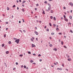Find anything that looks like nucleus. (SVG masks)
<instances>
[{"instance_id":"obj_1","label":"nucleus","mask_w":73,"mask_h":73,"mask_svg":"<svg viewBox=\"0 0 73 73\" xmlns=\"http://www.w3.org/2000/svg\"><path fill=\"white\" fill-rule=\"evenodd\" d=\"M20 41V40L19 39H18V40H15V42H17V44H18L19 42V41Z\"/></svg>"},{"instance_id":"obj_2","label":"nucleus","mask_w":73,"mask_h":73,"mask_svg":"<svg viewBox=\"0 0 73 73\" xmlns=\"http://www.w3.org/2000/svg\"><path fill=\"white\" fill-rule=\"evenodd\" d=\"M32 48H33V47H36V45H35L33 44H32Z\"/></svg>"},{"instance_id":"obj_3","label":"nucleus","mask_w":73,"mask_h":73,"mask_svg":"<svg viewBox=\"0 0 73 73\" xmlns=\"http://www.w3.org/2000/svg\"><path fill=\"white\" fill-rule=\"evenodd\" d=\"M57 70H62V68H58L57 69Z\"/></svg>"},{"instance_id":"obj_4","label":"nucleus","mask_w":73,"mask_h":73,"mask_svg":"<svg viewBox=\"0 0 73 73\" xmlns=\"http://www.w3.org/2000/svg\"><path fill=\"white\" fill-rule=\"evenodd\" d=\"M35 34L36 35H38V32H37V31H35Z\"/></svg>"},{"instance_id":"obj_5","label":"nucleus","mask_w":73,"mask_h":73,"mask_svg":"<svg viewBox=\"0 0 73 73\" xmlns=\"http://www.w3.org/2000/svg\"><path fill=\"white\" fill-rule=\"evenodd\" d=\"M64 20L65 21H67V22H68V19H67L66 18H65L64 19Z\"/></svg>"},{"instance_id":"obj_6","label":"nucleus","mask_w":73,"mask_h":73,"mask_svg":"<svg viewBox=\"0 0 73 73\" xmlns=\"http://www.w3.org/2000/svg\"><path fill=\"white\" fill-rule=\"evenodd\" d=\"M42 11H43L42 13L44 15H45V11L44 10H43V9H42Z\"/></svg>"},{"instance_id":"obj_7","label":"nucleus","mask_w":73,"mask_h":73,"mask_svg":"<svg viewBox=\"0 0 73 73\" xmlns=\"http://www.w3.org/2000/svg\"><path fill=\"white\" fill-rule=\"evenodd\" d=\"M22 11L23 12H25V11L24 10V9H21Z\"/></svg>"},{"instance_id":"obj_8","label":"nucleus","mask_w":73,"mask_h":73,"mask_svg":"<svg viewBox=\"0 0 73 73\" xmlns=\"http://www.w3.org/2000/svg\"><path fill=\"white\" fill-rule=\"evenodd\" d=\"M34 62V61L33 60H30V62H31V63H32V62Z\"/></svg>"},{"instance_id":"obj_9","label":"nucleus","mask_w":73,"mask_h":73,"mask_svg":"<svg viewBox=\"0 0 73 73\" xmlns=\"http://www.w3.org/2000/svg\"><path fill=\"white\" fill-rule=\"evenodd\" d=\"M69 18L70 19H72V16H70Z\"/></svg>"},{"instance_id":"obj_10","label":"nucleus","mask_w":73,"mask_h":73,"mask_svg":"<svg viewBox=\"0 0 73 73\" xmlns=\"http://www.w3.org/2000/svg\"><path fill=\"white\" fill-rule=\"evenodd\" d=\"M9 53V51H7L6 52V54H8Z\"/></svg>"},{"instance_id":"obj_11","label":"nucleus","mask_w":73,"mask_h":73,"mask_svg":"<svg viewBox=\"0 0 73 73\" xmlns=\"http://www.w3.org/2000/svg\"><path fill=\"white\" fill-rule=\"evenodd\" d=\"M48 10L50 11V7H48Z\"/></svg>"},{"instance_id":"obj_12","label":"nucleus","mask_w":73,"mask_h":73,"mask_svg":"<svg viewBox=\"0 0 73 73\" xmlns=\"http://www.w3.org/2000/svg\"><path fill=\"white\" fill-rule=\"evenodd\" d=\"M68 61H71V59L70 58L68 59Z\"/></svg>"},{"instance_id":"obj_13","label":"nucleus","mask_w":73,"mask_h":73,"mask_svg":"<svg viewBox=\"0 0 73 73\" xmlns=\"http://www.w3.org/2000/svg\"><path fill=\"white\" fill-rule=\"evenodd\" d=\"M68 25H71V23H68Z\"/></svg>"},{"instance_id":"obj_14","label":"nucleus","mask_w":73,"mask_h":73,"mask_svg":"<svg viewBox=\"0 0 73 73\" xmlns=\"http://www.w3.org/2000/svg\"><path fill=\"white\" fill-rule=\"evenodd\" d=\"M23 56V54H20L19 56H20V57H22V56Z\"/></svg>"},{"instance_id":"obj_15","label":"nucleus","mask_w":73,"mask_h":73,"mask_svg":"<svg viewBox=\"0 0 73 73\" xmlns=\"http://www.w3.org/2000/svg\"><path fill=\"white\" fill-rule=\"evenodd\" d=\"M70 5H73V3H70Z\"/></svg>"},{"instance_id":"obj_16","label":"nucleus","mask_w":73,"mask_h":73,"mask_svg":"<svg viewBox=\"0 0 73 73\" xmlns=\"http://www.w3.org/2000/svg\"><path fill=\"white\" fill-rule=\"evenodd\" d=\"M2 47H4V44H3L2 45Z\"/></svg>"},{"instance_id":"obj_17","label":"nucleus","mask_w":73,"mask_h":73,"mask_svg":"<svg viewBox=\"0 0 73 73\" xmlns=\"http://www.w3.org/2000/svg\"><path fill=\"white\" fill-rule=\"evenodd\" d=\"M28 53L29 54H31V52L30 51H29V52H28Z\"/></svg>"},{"instance_id":"obj_18","label":"nucleus","mask_w":73,"mask_h":73,"mask_svg":"<svg viewBox=\"0 0 73 73\" xmlns=\"http://www.w3.org/2000/svg\"><path fill=\"white\" fill-rule=\"evenodd\" d=\"M48 5H49V7H51V5L49 3H48Z\"/></svg>"},{"instance_id":"obj_19","label":"nucleus","mask_w":73,"mask_h":73,"mask_svg":"<svg viewBox=\"0 0 73 73\" xmlns=\"http://www.w3.org/2000/svg\"><path fill=\"white\" fill-rule=\"evenodd\" d=\"M49 25H50V27H51L52 26V24H51V23H49Z\"/></svg>"},{"instance_id":"obj_20","label":"nucleus","mask_w":73,"mask_h":73,"mask_svg":"<svg viewBox=\"0 0 73 73\" xmlns=\"http://www.w3.org/2000/svg\"><path fill=\"white\" fill-rule=\"evenodd\" d=\"M8 43L9 44H11V41H9V42Z\"/></svg>"},{"instance_id":"obj_21","label":"nucleus","mask_w":73,"mask_h":73,"mask_svg":"<svg viewBox=\"0 0 73 73\" xmlns=\"http://www.w3.org/2000/svg\"><path fill=\"white\" fill-rule=\"evenodd\" d=\"M44 3H45V4H47L48 3V2H47V1H45L44 2Z\"/></svg>"},{"instance_id":"obj_22","label":"nucleus","mask_w":73,"mask_h":73,"mask_svg":"<svg viewBox=\"0 0 73 73\" xmlns=\"http://www.w3.org/2000/svg\"><path fill=\"white\" fill-rule=\"evenodd\" d=\"M7 9L8 11V10H9V8L8 7H7Z\"/></svg>"},{"instance_id":"obj_23","label":"nucleus","mask_w":73,"mask_h":73,"mask_svg":"<svg viewBox=\"0 0 73 73\" xmlns=\"http://www.w3.org/2000/svg\"><path fill=\"white\" fill-rule=\"evenodd\" d=\"M25 2H26V1H23L22 3H25Z\"/></svg>"},{"instance_id":"obj_24","label":"nucleus","mask_w":73,"mask_h":73,"mask_svg":"<svg viewBox=\"0 0 73 73\" xmlns=\"http://www.w3.org/2000/svg\"><path fill=\"white\" fill-rule=\"evenodd\" d=\"M64 19H66V16H65V15H64Z\"/></svg>"},{"instance_id":"obj_25","label":"nucleus","mask_w":73,"mask_h":73,"mask_svg":"<svg viewBox=\"0 0 73 73\" xmlns=\"http://www.w3.org/2000/svg\"><path fill=\"white\" fill-rule=\"evenodd\" d=\"M56 31H59V29H58V28H57L56 29Z\"/></svg>"},{"instance_id":"obj_26","label":"nucleus","mask_w":73,"mask_h":73,"mask_svg":"<svg viewBox=\"0 0 73 73\" xmlns=\"http://www.w3.org/2000/svg\"><path fill=\"white\" fill-rule=\"evenodd\" d=\"M14 7H16V5H14L13 6V8H14Z\"/></svg>"},{"instance_id":"obj_27","label":"nucleus","mask_w":73,"mask_h":73,"mask_svg":"<svg viewBox=\"0 0 73 73\" xmlns=\"http://www.w3.org/2000/svg\"><path fill=\"white\" fill-rule=\"evenodd\" d=\"M4 37L5 38L6 37V35H4Z\"/></svg>"},{"instance_id":"obj_28","label":"nucleus","mask_w":73,"mask_h":73,"mask_svg":"<svg viewBox=\"0 0 73 73\" xmlns=\"http://www.w3.org/2000/svg\"><path fill=\"white\" fill-rule=\"evenodd\" d=\"M35 11H37V8H35Z\"/></svg>"},{"instance_id":"obj_29","label":"nucleus","mask_w":73,"mask_h":73,"mask_svg":"<svg viewBox=\"0 0 73 73\" xmlns=\"http://www.w3.org/2000/svg\"><path fill=\"white\" fill-rule=\"evenodd\" d=\"M13 39H14V40H17V38H13Z\"/></svg>"},{"instance_id":"obj_30","label":"nucleus","mask_w":73,"mask_h":73,"mask_svg":"<svg viewBox=\"0 0 73 73\" xmlns=\"http://www.w3.org/2000/svg\"><path fill=\"white\" fill-rule=\"evenodd\" d=\"M31 41H33V39L32 38L31 39Z\"/></svg>"},{"instance_id":"obj_31","label":"nucleus","mask_w":73,"mask_h":73,"mask_svg":"<svg viewBox=\"0 0 73 73\" xmlns=\"http://www.w3.org/2000/svg\"><path fill=\"white\" fill-rule=\"evenodd\" d=\"M54 33H51V35H54Z\"/></svg>"},{"instance_id":"obj_32","label":"nucleus","mask_w":73,"mask_h":73,"mask_svg":"<svg viewBox=\"0 0 73 73\" xmlns=\"http://www.w3.org/2000/svg\"><path fill=\"white\" fill-rule=\"evenodd\" d=\"M49 31V30L48 29H46V31H47V32H48Z\"/></svg>"},{"instance_id":"obj_33","label":"nucleus","mask_w":73,"mask_h":73,"mask_svg":"<svg viewBox=\"0 0 73 73\" xmlns=\"http://www.w3.org/2000/svg\"><path fill=\"white\" fill-rule=\"evenodd\" d=\"M64 48H65L66 49L67 48L66 47V46H64Z\"/></svg>"},{"instance_id":"obj_34","label":"nucleus","mask_w":73,"mask_h":73,"mask_svg":"<svg viewBox=\"0 0 73 73\" xmlns=\"http://www.w3.org/2000/svg\"><path fill=\"white\" fill-rule=\"evenodd\" d=\"M63 41L61 42V44L62 45H63Z\"/></svg>"},{"instance_id":"obj_35","label":"nucleus","mask_w":73,"mask_h":73,"mask_svg":"<svg viewBox=\"0 0 73 73\" xmlns=\"http://www.w3.org/2000/svg\"><path fill=\"white\" fill-rule=\"evenodd\" d=\"M6 24H8V22H6Z\"/></svg>"},{"instance_id":"obj_36","label":"nucleus","mask_w":73,"mask_h":73,"mask_svg":"<svg viewBox=\"0 0 73 73\" xmlns=\"http://www.w3.org/2000/svg\"><path fill=\"white\" fill-rule=\"evenodd\" d=\"M53 11H52V10H51V11H50V13H53Z\"/></svg>"},{"instance_id":"obj_37","label":"nucleus","mask_w":73,"mask_h":73,"mask_svg":"<svg viewBox=\"0 0 73 73\" xmlns=\"http://www.w3.org/2000/svg\"><path fill=\"white\" fill-rule=\"evenodd\" d=\"M39 5H38V4H37L36 5V6L37 7H38V6Z\"/></svg>"},{"instance_id":"obj_38","label":"nucleus","mask_w":73,"mask_h":73,"mask_svg":"<svg viewBox=\"0 0 73 73\" xmlns=\"http://www.w3.org/2000/svg\"><path fill=\"white\" fill-rule=\"evenodd\" d=\"M38 57H40V56H41V54H39L38 55Z\"/></svg>"},{"instance_id":"obj_39","label":"nucleus","mask_w":73,"mask_h":73,"mask_svg":"<svg viewBox=\"0 0 73 73\" xmlns=\"http://www.w3.org/2000/svg\"><path fill=\"white\" fill-rule=\"evenodd\" d=\"M16 69V68H13V70H15Z\"/></svg>"},{"instance_id":"obj_40","label":"nucleus","mask_w":73,"mask_h":73,"mask_svg":"<svg viewBox=\"0 0 73 73\" xmlns=\"http://www.w3.org/2000/svg\"><path fill=\"white\" fill-rule=\"evenodd\" d=\"M50 18L51 19H53V17L52 16H51L50 17Z\"/></svg>"},{"instance_id":"obj_41","label":"nucleus","mask_w":73,"mask_h":73,"mask_svg":"<svg viewBox=\"0 0 73 73\" xmlns=\"http://www.w3.org/2000/svg\"><path fill=\"white\" fill-rule=\"evenodd\" d=\"M29 68L28 67H26V69H29Z\"/></svg>"},{"instance_id":"obj_42","label":"nucleus","mask_w":73,"mask_h":73,"mask_svg":"<svg viewBox=\"0 0 73 73\" xmlns=\"http://www.w3.org/2000/svg\"><path fill=\"white\" fill-rule=\"evenodd\" d=\"M24 68H25H25H26V66H25V65L24 66Z\"/></svg>"},{"instance_id":"obj_43","label":"nucleus","mask_w":73,"mask_h":73,"mask_svg":"<svg viewBox=\"0 0 73 73\" xmlns=\"http://www.w3.org/2000/svg\"><path fill=\"white\" fill-rule=\"evenodd\" d=\"M58 34H59V35H62V33H59Z\"/></svg>"},{"instance_id":"obj_44","label":"nucleus","mask_w":73,"mask_h":73,"mask_svg":"<svg viewBox=\"0 0 73 73\" xmlns=\"http://www.w3.org/2000/svg\"><path fill=\"white\" fill-rule=\"evenodd\" d=\"M70 32H71V33H73V31H72V30H70Z\"/></svg>"},{"instance_id":"obj_45","label":"nucleus","mask_w":73,"mask_h":73,"mask_svg":"<svg viewBox=\"0 0 73 73\" xmlns=\"http://www.w3.org/2000/svg\"><path fill=\"white\" fill-rule=\"evenodd\" d=\"M63 8L64 9H66V7H64Z\"/></svg>"},{"instance_id":"obj_46","label":"nucleus","mask_w":73,"mask_h":73,"mask_svg":"<svg viewBox=\"0 0 73 73\" xmlns=\"http://www.w3.org/2000/svg\"><path fill=\"white\" fill-rule=\"evenodd\" d=\"M33 55L34 56H36V54H33Z\"/></svg>"},{"instance_id":"obj_47","label":"nucleus","mask_w":73,"mask_h":73,"mask_svg":"<svg viewBox=\"0 0 73 73\" xmlns=\"http://www.w3.org/2000/svg\"><path fill=\"white\" fill-rule=\"evenodd\" d=\"M50 47H51V46H52V44H50Z\"/></svg>"},{"instance_id":"obj_48","label":"nucleus","mask_w":73,"mask_h":73,"mask_svg":"<svg viewBox=\"0 0 73 73\" xmlns=\"http://www.w3.org/2000/svg\"><path fill=\"white\" fill-rule=\"evenodd\" d=\"M22 20H23V22H25V21H24V19H22Z\"/></svg>"},{"instance_id":"obj_49","label":"nucleus","mask_w":73,"mask_h":73,"mask_svg":"<svg viewBox=\"0 0 73 73\" xmlns=\"http://www.w3.org/2000/svg\"><path fill=\"white\" fill-rule=\"evenodd\" d=\"M46 11L47 12H49V11L48 9H46Z\"/></svg>"},{"instance_id":"obj_50","label":"nucleus","mask_w":73,"mask_h":73,"mask_svg":"<svg viewBox=\"0 0 73 73\" xmlns=\"http://www.w3.org/2000/svg\"><path fill=\"white\" fill-rule=\"evenodd\" d=\"M16 65H18V63L17 62H16Z\"/></svg>"},{"instance_id":"obj_51","label":"nucleus","mask_w":73,"mask_h":73,"mask_svg":"<svg viewBox=\"0 0 73 73\" xmlns=\"http://www.w3.org/2000/svg\"><path fill=\"white\" fill-rule=\"evenodd\" d=\"M8 28H6V31H7V30H8Z\"/></svg>"},{"instance_id":"obj_52","label":"nucleus","mask_w":73,"mask_h":73,"mask_svg":"<svg viewBox=\"0 0 73 73\" xmlns=\"http://www.w3.org/2000/svg\"><path fill=\"white\" fill-rule=\"evenodd\" d=\"M53 19L54 20H55V17H53Z\"/></svg>"},{"instance_id":"obj_53","label":"nucleus","mask_w":73,"mask_h":73,"mask_svg":"<svg viewBox=\"0 0 73 73\" xmlns=\"http://www.w3.org/2000/svg\"><path fill=\"white\" fill-rule=\"evenodd\" d=\"M55 51H56V50H57V48H55Z\"/></svg>"},{"instance_id":"obj_54","label":"nucleus","mask_w":73,"mask_h":73,"mask_svg":"<svg viewBox=\"0 0 73 73\" xmlns=\"http://www.w3.org/2000/svg\"><path fill=\"white\" fill-rule=\"evenodd\" d=\"M40 62H41V61H42V60L40 59Z\"/></svg>"},{"instance_id":"obj_55","label":"nucleus","mask_w":73,"mask_h":73,"mask_svg":"<svg viewBox=\"0 0 73 73\" xmlns=\"http://www.w3.org/2000/svg\"><path fill=\"white\" fill-rule=\"evenodd\" d=\"M35 17H36V18H37V16H35Z\"/></svg>"},{"instance_id":"obj_56","label":"nucleus","mask_w":73,"mask_h":73,"mask_svg":"<svg viewBox=\"0 0 73 73\" xmlns=\"http://www.w3.org/2000/svg\"><path fill=\"white\" fill-rule=\"evenodd\" d=\"M33 64H36L35 63H33Z\"/></svg>"},{"instance_id":"obj_57","label":"nucleus","mask_w":73,"mask_h":73,"mask_svg":"<svg viewBox=\"0 0 73 73\" xmlns=\"http://www.w3.org/2000/svg\"><path fill=\"white\" fill-rule=\"evenodd\" d=\"M19 23H21V21H19Z\"/></svg>"},{"instance_id":"obj_58","label":"nucleus","mask_w":73,"mask_h":73,"mask_svg":"<svg viewBox=\"0 0 73 73\" xmlns=\"http://www.w3.org/2000/svg\"><path fill=\"white\" fill-rule=\"evenodd\" d=\"M19 31L21 32V33H22V31H21V30H20Z\"/></svg>"},{"instance_id":"obj_59","label":"nucleus","mask_w":73,"mask_h":73,"mask_svg":"<svg viewBox=\"0 0 73 73\" xmlns=\"http://www.w3.org/2000/svg\"><path fill=\"white\" fill-rule=\"evenodd\" d=\"M21 68H23V65H22L21 66Z\"/></svg>"},{"instance_id":"obj_60","label":"nucleus","mask_w":73,"mask_h":73,"mask_svg":"<svg viewBox=\"0 0 73 73\" xmlns=\"http://www.w3.org/2000/svg\"><path fill=\"white\" fill-rule=\"evenodd\" d=\"M22 7H24V5H22Z\"/></svg>"},{"instance_id":"obj_61","label":"nucleus","mask_w":73,"mask_h":73,"mask_svg":"<svg viewBox=\"0 0 73 73\" xmlns=\"http://www.w3.org/2000/svg\"><path fill=\"white\" fill-rule=\"evenodd\" d=\"M39 23H41V21H39Z\"/></svg>"},{"instance_id":"obj_62","label":"nucleus","mask_w":73,"mask_h":73,"mask_svg":"<svg viewBox=\"0 0 73 73\" xmlns=\"http://www.w3.org/2000/svg\"><path fill=\"white\" fill-rule=\"evenodd\" d=\"M24 32H25L26 31L25 30H23Z\"/></svg>"},{"instance_id":"obj_63","label":"nucleus","mask_w":73,"mask_h":73,"mask_svg":"<svg viewBox=\"0 0 73 73\" xmlns=\"http://www.w3.org/2000/svg\"><path fill=\"white\" fill-rule=\"evenodd\" d=\"M17 3H19V1H17Z\"/></svg>"},{"instance_id":"obj_64","label":"nucleus","mask_w":73,"mask_h":73,"mask_svg":"<svg viewBox=\"0 0 73 73\" xmlns=\"http://www.w3.org/2000/svg\"><path fill=\"white\" fill-rule=\"evenodd\" d=\"M67 58H69V56H68Z\"/></svg>"}]
</instances>
